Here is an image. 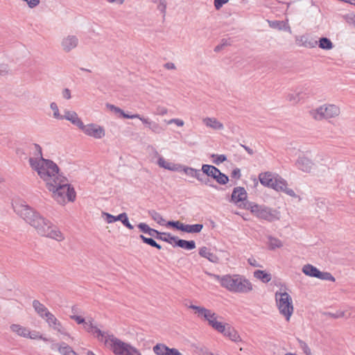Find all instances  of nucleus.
Returning <instances> with one entry per match:
<instances>
[{"instance_id": "nucleus-1", "label": "nucleus", "mask_w": 355, "mask_h": 355, "mask_svg": "<svg viewBox=\"0 0 355 355\" xmlns=\"http://www.w3.org/2000/svg\"><path fill=\"white\" fill-rule=\"evenodd\" d=\"M35 157L29 158L31 168L37 171L38 175L46 184L47 189L52 192L53 198L61 205L68 201H74L76 192L68 183V180L59 172V167L52 160L42 157V149L37 144H33Z\"/></svg>"}, {"instance_id": "nucleus-2", "label": "nucleus", "mask_w": 355, "mask_h": 355, "mask_svg": "<svg viewBox=\"0 0 355 355\" xmlns=\"http://www.w3.org/2000/svg\"><path fill=\"white\" fill-rule=\"evenodd\" d=\"M15 210L40 236L49 237L58 241L64 239L63 234L58 227L28 205L20 204L16 207Z\"/></svg>"}, {"instance_id": "nucleus-3", "label": "nucleus", "mask_w": 355, "mask_h": 355, "mask_svg": "<svg viewBox=\"0 0 355 355\" xmlns=\"http://www.w3.org/2000/svg\"><path fill=\"white\" fill-rule=\"evenodd\" d=\"M223 288L232 293L248 294L254 289L252 283L245 276L233 274L226 275Z\"/></svg>"}, {"instance_id": "nucleus-4", "label": "nucleus", "mask_w": 355, "mask_h": 355, "mask_svg": "<svg viewBox=\"0 0 355 355\" xmlns=\"http://www.w3.org/2000/svg\"><path fill=\"white\" fill-rule=\"evenodd\" d=\"M245 207L257 218L272 223L280 218V212L266 205L247 202Z\"/></svg>"}, {"instance_id": "nucleus-5", "label": "nucleus", "mask_w": 355, "mask_h": 355, "mask_svg": "<svg viewBox=\"0 0 355 355\" xmlns=\"http://www.w3.org/2000/svg\"><path fill=\"white\" fill-rule=\"evenodd\" d=\"M104 343L115 355H141L135 347L121 340L112 334H107Z\"/></svg>"}, {"instance_id": "nucleus-6", "label": "nucleus", "mask_w": 355, "mask_h": 355, "mask_svg": "<svg viewBox=\"0 0 355 355\" xmlns=\"http://www.w3.org/2000/svg\"><path fill=\"white\" fill-rule=\"evenodd\" d=\"M276 304L279 313L288 322L294 311L293 300L286 292L277 291L275 295Z\"/></svg>"}, {"instance_id": "nucleus-7", "label": "nucleus", "mask_w": 355, "mask_h": 355, "mask_svg": "<svg viewBox=\"0 0 355 355\" xmlns=\"http://www.w3.org/2000/svg\"><path fill=\"white\" fill-rule=\"evenodd\" d=\"M340 108L334 104H324L310 110L311 116L317 121L335 118L340 114Z\"/></svg>"}, {"instance_id": "nucleus-8", "label": "nucleus", "mask_w": 355, "mask_h": 355, "mask_svg": "<svg viewBox=\"0 0 355 355\" xmlns=\"http://www.w3.org/2000/svg\"><path fill=\"white\" fill-rule=\"evenodd\" d=\"M195 311L198 317L203 318L208 322V324L216 331L223 324V322L217 321L218 315L216 313L207 309L203 306H199L191 304L188 306Z\"/></svg>"}, {"instance_id": "nucleus-9", "label": "nucleus", "mask_w": 355, "mask_h": 355, "mask_svg": "<svg viewBox=\"0 0 355 355\" xmlns=\"http://www.w3.org/2000/svg\"><path fill=\"white\" fill-rule=\"evenodd\" d=\"M80 130L86 135L95 139H101L105 135L104 128L96 123L83 124Z\"/></svg>"}, {"instance_id": "nucleus-10", "label": "nucleus", "mask_w": 355, "mask_h": 355, "mask_svg": "<svg viewBox=\"0 0 355 355\" xmlns=\"http://www.w3.org/2000/svg\"><path fill=\"white\" fill-rule=\"evenodd\" d=\"M217 331L234 343L241 341V336L238 331L228 323H223L220 328H218Z\"/></svg>"}, {"instance_id": "nucleus-11", "label": "nucleus", "mask_w": 355, "mask_h": 355, "mask_svg": "<svg viewBox=\"0 0 355 355\" xmlns=\"http://www.w3.org/2000/svg\"><path fill=\"white\" fill-rule=\"evenodd\" d=\"M272 189L277 191H282L291 197L295 196V191L292 189L288 187L287 182L278 175H276Z\"/></svg>"}, {"instance_id": "nucleus-12", "label": "nucleus", "mask_w": 355, "mask_h": 355, "mask_svg": "<svg viewBox=\"0 0 355 355\" xmlns=\"http://www.w3.org/2000/svg\"><path fill=\"white\" fill-rule=\"evenodd\" d=\"M79 43L77 36L69 35L64 37L61 41V48L65 53H69L76 49Z\"/></svg>"}, {"instance_id": "nucleus-13", "label": "nucleus", "mask_w": 355, "mask_h": 355, "mask_svg": "<svg viewBox=\"0 0 355 355\" xmlns=\"http://www.w3.org/2000/svg\"><path fill=\"white\" fill-rule=\"evenodd\" d=\"M44 320H46L49 327L51 329L58 331L61 334L69 336V334L65 331L62 323L56 318V317L52 313L47 314Z\"/></svg>"}, {"instance_id": "nucleus-14", "label": "nucleus", "mask_w": 355, "mask_h": 355, "mask_svg": "<svg viewBox=\"0 0 355 355\" xmlns=\"http://www.w3.org/2000/svg\"><path fill=\"white\" fill-rule=\"evenodd\" d=\"M247 199V192L243 187H238L233 189L231 200L233 202L239 205V207L243 204Z\"/></svg>"}, {"instance_id": "nucleus-15", "label": "nucleus", "mask_w": 355, "mask_h": 355, "mask_svg": "<svg viewBox=\"0 0 355 355\" xmlns=\"http://www.w3.org/2000/svg\"><path fill=\"white\" fill-rule=\"evenodd\" d=\"M63 119L70 121L73 125L77 126L79 129L83 125V122L79 118L78 114L74 111L65 110L64 111Z\"/></svg>"}, {"instance_id": "nucleus-16", "label": "nucleus", "mask_w": 355, "mask_h": 355, "mask_svg": "<svg viewBox=\"0 0 355 355\" xmlns=\"http://www.w3.org/2000/svg\"><path fill=\"white\" fill-rule=\"evenodd\" d=\"M84 329L89 333L96 334V337L100 340H103V339H105V336H107V334L103 332L99 329H98L96 327L93 325L92 320H89L88 321H86L85 323L83 324Z\"/></svg>"}, {"instance_id": "nucleus-17", "label": "nucleus", "mask_w": 355, "mask_h": 355, "mask_svg": "<svg viewBox=\"0 0 355 355\" xmlns=\"http://www.w3.org/2000/svg\"><path fill=\"white\" fill-rule=\"evenodd\" d=\"M297 168L305 173H310L313 166L311 159L306 157H300L296 161Z\"/></svg>"}, {"instance_id": "nucleus-18", "label": "nucleus", "mask_w": 355, "mask_h": 355, "mask_svg": "<svg viewBox=\"0 0 355 355\" xmlns=\"http://www.w3.org/2000/svg\"><path fill=\"white\" fill-rule=\"evenodd\" d=\"M153 352L157 355H178V349H170L164 344H157L153 347Z\"/></svg>"}, {"instance_id": "nucleus-19", "label": "nucleus", "mask_w": 355, "mask_h": 355, "mask_svg": "<svg viewBox=\"0 0 355 355\" xmlns=\"http://www.w3.org/2000/svg\"><path fill=\"white\" fill-rule=\"evenodd\" d=\"M202 123L207 128L214 130H221L224 128L223 124L214 117H205L202 119Z\"/></svg>"}, {"instance_id": "nucleus-20", "label": "nucleus", "mask_w": 355, "mask_h": 355, "mask_svg": "<svg viewBox=\"0 0 355 355\" xmlns=\"http://www.w3.org/2000/svg\"><path fill=\"white\" fill-rule=\"evenodd\" d=\"M276 178V175L272 174L270 172L261 173L259 175V179L261 184L263 186L272 188L274 184V180Z\"/></svg>"}, {"instance_id": "nucleus-21", "label": "nucleus", "mask_w": 355, "mask_h": 355, "mask_svg": "<svg viewBox=\"0 0 355 355\" xmlns=\"http://www.w3.org/2000/svg\"><path fill=\"white\" fill-rule=\"evenodd\" d=\"M51 347L52 349H57L61 355H72L74 352L73 349L64 342L53 343Z\"/></svg>"}, {"instance_id": "nucleus-22", "label": "nucleus", "mask_w": 355, "mask_h": 355, "mask_svg": "<svg viewBox=\"0 0 355 355\" xmlns=\"http://www.w3.org/2000/svg\"><path fill=\"white\" fill-rule=\"evenodd\" d=\"M199 254L204 258L207 259L212 263H218L219 261L218 257L213 253L211 250L207 247H202L199 250Z\"/></svg>"}, {"instance_id": "nucleus-23", "label": "nucleus", "mask_w": 355, "mask_h": 355, "mask_svg": "<svg viewBox=\"0 0 355 355\" xmlns=\"http://www.w3.org/2000/svg\"><path fill=\"white\" fill-rule=\"evenodd\" d=\"M203 227L202 224L184 225L179 223V230L188 233H198Z\"/></svg>"}, {"instance_id": "nucleus-24", "label": "nucleus", "mask_w": 355, "mask_h": 355, "mask_svg": "<svg viewBox=\"0 0 355 355\" xmlns=\"http://www.w3.org/2000/svg\"><path fill=\"white\" fill-rule=\"evenodd\" d=\"M33 306L37 313L43 319L51 313L44 304L37 300H33Z\"/></svg>"}, {"instance_id": "nucleus-25", "label": "nucleus", "mask_w": 355, "mask_h": 355, "mask_svg": "<svg viewBox=\"0 0 355 355\" xmlns=\"http://www.w3.org/2000/svg\"><path fill=\"white\" fill-rule=\"evenodd\" d=\"M10 329L12 332L15 333L19 336L23 337V338H27V336H28V329L23 327L18 324H12L10 325Z\"/></svg>"}, {"instance_id": "nucleus-26", "label": "nucleus", "mask_w": 355, "mask_h": 355, "mask_svg": "<svg viewBox=\"0 0 355 355\" xmlns=\"http://www.w3.org/2000/svg\"><path fill=\"white\" fill-rule=\"evenodd\" d=\"M157 164L160 168H163L168 171H175L178 169L177 165L175 163L166 160L162 157H159V159L157 160Z\"/></svg>"}, {"instance_id": "nucleus-27", "label": "nucleus", "mask_w": 355, "mask_h": 355, "mask_svg": "<svg viewBox=\"0 0 355 355\" xmlns=\"http://www.w3.org/2000/svg\"><path fill=\"white\" fill-rule=\"evenodd\" d=\"M157 239L166 241L171 243L173 247L178 246V237L173 236L169 233L160 232L159 235L157 236Z\"/></svg>"}, {"instance_id": "nucleus-28", "label": "nucleus", "mask_w": 355, "mask_h": 355, "mask_svg": "<svg viewBox=\"0 0 355 355\" xmlns=\"http://www.w3.org/2000/svg\"><path fill=\"white\" fill-rule=\"evenodd\" d=\"M253 275L256 279L261 280L263 283H268L272 279L271 275L265 270H257Z\"/></svg>"}, {"instance_id": "nucleus-29", "label": "nucleus", "mask_w": 355, "mask_h": 355, "mask_svg": "<svg viewBox=\"0 0 355 355\" xmlns=\"http://www.w3.org/2000/svg\"><path fill=\"white\" fill-rule=\"evenodd\" d=\"M302 272L307 276L317 278L319 270L311 264H306L302 268Z\"/></svg>"}, {"instance_id": "nucleus-30", "label": "nucleus", "mask_w": 355, "mask_h": 355, "mask_svg": "<svg viewBox=\"0 0 355 355\" xmlns=\"http://www.w3.org/2000/svg\"><path fill=\"white\" fill-rule=\"evenodd\" d=\"M218 168H217L216 166L209 165V164H203L202 166L201 173H203L207 176H209L214 178L216 173H218Z\"/></svg>"}, {"instance_id": "nucleus-31", "label": "nucleus", "mask_w": 355, "mask_h": 355, "mask_svg": "<svg viewBox=\"0 0 355 355\" xmlns=\"http://www.w3.org/2000/svg\"><path fill=\"white\" fill-rule=\"evenodd\" d=\"M106 107L110 111H112V112H114L116 114H119L121 116H122L125 119H135L136 117H139L137 115H129V114H127L121 108H119V107H116V106H115L114 105L110 104V103H107L106 105Z\"/></svg>"}, {"instance_id": "nucleus-32", "label": "nucleus", "mask_w": 355, "mask_h": 355, "mask_svg": "<svg viewBox=\"0 0 355 355\" xmlns=\"http://www.w3.org/2000/svg\"><path fill=\"white\" fill-rule=\"evenodd\" d=\"M149 216L158 224L161 225H166V220L163 218L160 214L155 210H150L148 211Z\"/></svg>"}, {"instance_id": "nucleus-33", "label": "nucleus", "mask_w": 355, "mask_h": 355, "mask_svg": "<svg viewBox=\"0 0 355 355\" xmlns=\"http://www.w3.org/2000/svg\"><path fill=\"white\" fill-rule=\"evenodd\" d=\"M102 214H103V216H105V220L107 223H112L117 220L121 221L122 218L125 217V213L120 214L117 216H113L110 214L106 213V212H103Z\"/></svg>"}, {"instance_id": "nucleus-34", "label": "nucleus", "mask_w": 355, "mask_h": 355, "mask_svg": "<svg viewBox=\"0 0 355 355\" xmlns=\"http://www.w3.org/2000/svg\"><path fill=\"white\" fill-rule=\"evenodd\" d=\"M179 248L191 250L196 248V243L193 241L179 239Z\"/></svg>"}, {"instance_id": "nucleus-35", "label": "nucleus", "mask_w": 355, "mask_h": 355, "mask_svg": "<svg viewBox=\"0 0 355 355\" xmlns=\"http://www.w3.org/2000/svg\"><path fill=\"white\" fill-rule=\"evenodd\" d=\"M333 43L327 37H322L319 40V47L325 49L330 50L333 48Z\"/></svg>"}, {"instance_id": "nucleus-36", "label": "nucleus", "mask_w": 355, "mask_h": 355, "mask_svg": "<svg viewBox=\"0 0 355 355\" xmlns=\"http://www.w3.org/2000/svg\"><path fill=\"white\" fill-rule=\"evenodd\" d=\"M268 245L270 250H275V248H279L282 247L283 245L279 239L272 236H269Z\"/></svg>"}, {"instance_id": "nucleus-37", "label": "nucleus", "mask_w": 355, "mask_h": 355, "mask_svg": "<svg viewBox=\"0 0 355 355\" xmlns=\"http://www.w3.org/2000/svg\"><path fill=\"white\" fill-rule=\"evenodd\" d=\"M214 179L220 184H225L229 181L228 176L221 173L219 169L218 170V173H216Z\"/></svg>"}, {"instance_id": "nucleus-38", "label": "nucleus", "mask_w": 355, "mask_h": 355, "mask_svg": "<svg viewBox=\"0 0 355 355\" xmlns=\"http://www.w3.org/2000/svg\"><path fill=\"white\" fill-rule=\"evenodd\" d=\"M268 24H269V26L272 28H275V29H277V30H283V29H286V23H284V21H278V20H275V21H270V20H268Z\"/></svg>"}, {"instance_id": "nucleus-39", "label": "nucleus", "mask_w": 355, "mask_h": 355, "mask_svg": "<svg viewBox=\"0 0 355 355\" xmlns=\"http://www.w3.org/2000/svg\"><path fill=\"white\" fill-rule=\"evenodd\" d=\"M50 108L53 111V116L57 120H63V115L60 113L59 108L56 103L52 102L50 104Z\"/></svg>"}, {"instance_id": "nucleus-40", "label": "nucleus", "mask_w": 355, "mask_h": 355, "mask_svg": "<svg viewBox=\"0 0 355 355\" xmlns=\"http://www.w3.org/2000/svg\"><path fill=\"white\" fill-rule=\"evenodd\" d=\"M183 171L184 173L189 176H191L192 178H199V174L200 173V170L195 169L190 167H184Z\"/></svg>"}, {"instance_id": "nucleus-41", "label": "nucleus", "mask_w": 355, "mask_h": 355, "mask_svg": "<svg viewBox=\"0 0 355 355\" xmlns=\"http://www.w3.org/2000/svg\"><path fill=\"white\" fill-rule=\"evenodd\" d=\"M26 338L40 339L44 342H47L49 340V338L44 337L42 334H40V332L36 331H31L30 330H28V336H27Z\"/></svg>"}, {"instance_id": "nucleus-42", "label": "nucleus", "mask_w": 355, "mask_h": 355, "mask_svg": "<svg viewBox=\"0 0 355 355\" xmlns=\"http://www.w3.org/2000/svg\"><path fill=\"white\" fill-rule=\"evenodd\" d=\"M153 3L157 4V9L159 10L164 17L166 8V0H153Z\"/></svg>"}, {"instance_id": "nucleus-43", "label": "nucleus", "mask_w": 355, "mask_h": 355, "mask_svg": "<svg viewBox=\"0 0 355 355\" xmlns=\"http://www.w3.org/2000/svg\"><path fill=\"white\" fill-rule=\"evenodd\" d=\"M141 239L144 241V243L157 248L158 250H160L162 248L161 245L156 243V241L153 239L152 238H147L145 237L144 235H140Z\"/></svg>"}, {"instance_id": "nucleus-44", "label": "nucleus", "mask_w": 355, "mask_h": 355, "mask_svg": "<svg viewBox=\"0 0 355 355\" xmlns=\"http://www.w3.org/2000/svg\"><path fill=\"white\" fill-rule=\"evenodd\" d=\"M77 309H78L76 306L72 307L71 312L73 313V315H71L70 318L75 320L78 324H84L86 322L85 320L81 316H78L75 314L77 312Z\"/></svg>"}, {"instance_id": "nucleus-45", "label": "nucleus", "mask_w": 355, "mask_h": 355, "mask_svg": "<svg viewBox=\"0 0 355 355\" xmlns=\"http://www.w3.org/2000/svg\"><path fill=\"white\" fill-rule=\"evenodd\" d=\"M197 180L200 182L202 184L209 187H214V185L211 183V180L209 179V176L205 175L203 173H200L199 178Z\"/></svg>"}, {"instance_id": "nucleus-46", "label": "nucleus", "mask_w": 355, "mask_h": 355, "mask_svg": "<svg viewBox=\"0 0 355 355\" xmlns=\"http://www.w3.org/2000/svg\"><path fill=\"white\" fill-rule=\"evenodd\" d=\"M320 279L322 280H329L331 282H335V278L332 276L330 272H321L319 270L318 277Z\"/></svg>"}, {"instance_id": "nucleus-47", "label": "nucleus", "mask_w": 355, "mask_h": 355, "mask_svg": "<svg viewBox=\"0 0 355 355\" xmlns=\"http://www.w3.org/2000/svg\"><path fill=\"white\" fill-rule=\"evenodd\" d=\"M205 274L209 277L218 281L220 283L221 287H223L225 280L226 279V275L220 276L218 275L211 273L209 272H205Z\"/></svg>"}, {"instance_id": "nucleus-48", "label": "nucleus", "mask_w": 355, "mask_h": 355, "mask_svg": "<svg viewBox=\"0 0 355 355\" xmlns=\"http://www.w3.org/2000/svg\"><path fill=\"white\" fill-rule=\"evenodd\" d=\"M205 274L209 277L218 281L220 283L221 287H223L225 280L226 279V275L220 276L218 275L211 273L209 272H205Z\"/></svg>"}, {"instance_id": "nucleus-49", "label": "nucleus", "mask_w": 355, "mask_h": 355, "mask_svg": "<svg viewBox=\"0 0 355 355\" xmlns=\"http://www.w3.org/2000/svg\"><path fill=\"white\" fill-rule=\"evenodd\" d=\"M301 41L302 42V45L307 48H314L318 42L314 40H309L307 37H302Z\"/></svg>"}, {"instance_id": "nucleus-50", "label": "nucleus", "mask_w": 355, "mask_h": 355, "mask_svg": "<svg viewBox=\"0 0 355 355\" xmlns=\"http://www.w3.org/2000/svg\"><path fill=\"white\" fill-rule=\"evenodd\" d=\"M324 315L328 318L337 319V318L345 317V312L343 311H337L335 313L325 312V313H324Z\"/></svg>"}, {"instance_id": "nucleus-51", "label": "nucleus", "mask_w": 355, "mask_h": 355, "mask_svg": "<svg viewBox=\"0 0 355 355\" xmlns=\"http://www.w3.org/2000/svg\"><path fill=\"white\" fill-rule=\"evenodd\" d=\"M286 100L293 103H297L300 101V94L296 93H290L287 94Z\"/></svg>"}, {"instance_id": "nucleus-52", "label": "nucleus", "mask_w": 355, "mask_h": 355, "mask_svg": "<svg viewBox=\"0 0 355 355\" xmlns=\"http://www.w3.org/2000/svg\"><path fill=\"white\" fill-rule=\"evenodd\" d=\"M211 157L215 158V159L213 161V162L216 165H218L220 163H223V162H225L227 159V157L225 155L213 154L211 155Z\"/></svg>"}, {"instance_id": "nucleus-53", "label": "nucleus", "mask_w": 355, "mask_h": 355, "mask_svg": "<svg viewBox=\"0 0 355 355\" xmlns=\"http://www.w3.org/2000/svg\"><path fill=\"white\" fill-rule=\"evenodd\" d=\"M148 153L151 158V161L153 162L154 159H159V157H161L158 152L152 146L148 147Z\"/></svg>"}, {"instance_id": "nucleus-54", "label": "nucleus", "mask_w": 355, "mask_h": 355, "mask_svg": "<svg viewBox=\"0 0 355 355\" xmlns=\"http://www.w3.org/2000/svg\"><path fill=\"white\" fill-rule=\"evenodd\" d=\"M229 45H230V43L228 42V40L226 39H223L221 41V43L215 46L214 51L218 53V52L220 51L222 49H223V48L225 46H227Z\"/></svg>"}, {"instance_id": "nucleus-55", "label": "nucleus", "mask_w": 355, "mask_h": 355, "mask_svg": "<svg viewBox=\"0 0 355 355\" xmlns=\"http://www.w3.org/2000/svg\"><path fill=\"white\" fill-rule=\"evenodd\" d=\"M121 223L129 230H132L134 227L129 223L127 214L125 213V217L122 218Z\"/></svg>"}, {"instance_id": "nucleus-56", "label": "nucleus", "mask_w": 355, "mask_h": 355, "mask_svg": "<svg viewBox=\"0 0 355 355\" xmlns=\"http://www.w3.org/2000/svg\"><path fill=\"white\" fill-rule=\"evenodd\" d=\"M229 0H214V6L216 10H219Z\"/></svg>"}, {"instance_id": "nucleus-57", "label": "nucleus", "mask_w": 355, "mask_h": 355, "mask_svg": "<svg viewBox=\"0 0 355 355\" xmlns=\"http://www.w3.org/2000/svg\"><path fill=\"white\" fill-rule=\"evenodd\" d=\"M138 227L144 233L148 234L150 230V227L144 223H141L138 225Z\"/></svg>"}, {"instance_id": "nucleus-58", "label": "nucleus", "mask_w": 355, "mask_h": 355, "mask_svg": "<svg viewBox=\"0 0 355 355\" xmlns=\"http://www.w3.org/2000/svg\"><path fill=\"white\" fill-rule=\"evenodd\" d=\"M135 115H137L139 116V117H136L135 119H139L140 121H142L143 123L148 125V127L152 125V122L150 121L148 119L144 118L138 114H135Z\"/></svg>"}, {"instance_id": "nucleus-59", "label": "nucleus", "mask_w": 355, "mask_h": 355, "mask_svg": "<svg viewBox=\"0 0 355 355\" xmlns=\"http://www.w3.org/2000/svg\"><path fill=\"white\" fill-rule=\"evenodd\" d=\"M248 263L254 267H261V265L258 263V261L253 257L249 258L248 259Z\"/></svg>"}, {"instance_id": "nucleus-60", "label": "nucleus", "mask_w": 355, "mask_h": 355, "mask_svg": "<svg viewBox=\"0 0 355 355\" xmlns=\"http://www.w3.org/2000/svg\"><path fill=\"white\" fill-rule=\"evenodd\" d=\"M62 96L65 99H70L71 98V91L68 88H65L62 91Z\"/></svg>"}, {"instance_id": "nucleus-61", "label": "nucleus", "mask_w": 355, "mask_h": 355, "mask_svg": "<svg viewBox=\"0 0 355 355\" xmlns=\"http://www.w3.org/2000/svg\"><path fill=\"white\" fill-rule=\"evenodd\" d=\"M159 234H160L159 232H158L157 230H154L153 228H150V227L149 232H148V235H150V236L155 237V239H157V236H158L159 235Z\"/></svg>"}, {"instance_id": "nucleus-62", "label": "nucleus", "mask_w": 355, "mask_h": 355, "mask_svg": "<svg viewBox=\"0 0 355 355\" xmlns=\"http://www.w3.org/2000/svg\"><path fill=\"white\" fill-rule=\"evenodd\" d=\"M232 177L236 178H240L241 177V171L239 168H236L233 170L232 172Z\"/></svg>"}, {"instance_id": "nucleus-63", "label": "nucleus", "mask_w": 355, "mask_h": 355, "mask_svg": "<svg viewBox=\"0 0 355 355\" xmlns=\"http://www.w3.org/2000/svg\"><path fill=\"white\" fill-rule=\"evenodd\" d=\"M302 349L306 355H311V349L306 343L303 344Z\"/></svg>"}, {"instance_id": "nucleus-64", "label": "nucleus", "mask_w": 355, "mask_h": 355, "mask_svg": "<svg viewBox=\"0 0 355 355\" xmlns=\"http://www.w3.org/2000/svg\"><path fill=\"white\" fill-rule=\"evenodd\" d=\"M166 226H172L175 229L178 230V221H166Z\"/></svg>"}]
</instances>
